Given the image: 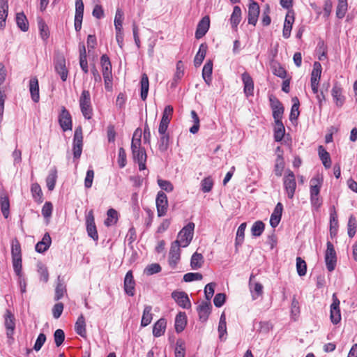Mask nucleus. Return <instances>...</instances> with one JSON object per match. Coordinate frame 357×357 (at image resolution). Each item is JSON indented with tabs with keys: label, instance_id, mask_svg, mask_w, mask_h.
<instances>
[{
	"label": "nucleus",
	"instance_id": "1",
	"mask_svg": "<svg viewBox=\"0 0 357 357\" xmlns=\"http://www.w3.org/2000/svg\"><path fill=\"white\" fill-rule=\"evenodd\" d=\"M138 130H136L134 132L132 142H131V150L133 160L138 163L139 169L140 171L145 170L146 162V153L144 148L142 147L141 142V133L136 138Z\"/></svg>",
	"mask_w": 357,
	"mask_h": 357
},
{
	"label": "nucleus",
	"instance_id": "2",
	"mask_svg": "<svg viewBox=\"0 0 357 357\" xmlns=\"http://www.w3.org/2000/svg\"><path fill=\"white\" fill-rule=\"evenodd\" d=\"M194 229L195 224L189 222L178 232L177 239L174 242H178L183 248L187 247L193 238Z\"/></svg>",
	"mask_w": 357,
	"mask_h": 357
},
{
	"label": "nucleus",
	"instance_id": "3",
	"mask_svg": "<svg viewBox=\"0 0 357 357\" xmlns=\"http://www.w3.org/2000/svg\"><path fill=\"white\" fill-rule=\"evenodd\" d=\"M79 102L84 117L86 119H91L93 115V109L91 102V95L89 91H82Z\"/></svg>",
	"mask_w": 357,
	"mask_h": 357
},
{
	"label": "nucleus",
	"instance_id": "4",
	"mask_svg": "<svg viewBox=\"0 0 357 357\" xmlns=\"http://www.w3.org/2000/svg\"><path fill=\"white\" fill-rule=\"evenodd\" d=\"M83 135L81 126L76 128L74 133L73 151L75 159H79L82 152Z\"/></svg>",
	"mask_w": 357,
	"mask_h": 357
},
{
	"label": "nucleus",
	"instance_id": "5",
	"mask_svg": "<svg viewBox=\"0 0 357 357\" xmlns=\"http://www.w3.org/2000/svg\"><path fill=\"white\" fill-rule=\"evenodd\" d=\"M284 186L288 197L292 199L296 188L295 175L290 169H287L284 177Z\"/></svg>",
	"mask_w": 357,
	"mask_h": 357
},
{
	"label": "nucleus",
	"instance_id": "6",
	"mask_svg": "<svg viewBox=\"0 0 357 357\" xmlns=\"http://www.w3.org/2000/svg\"><path fill=\"white\" fill-rule=\"evenodd\" d=\"M327 248L325 252V262L328 271H333L337 263L336 252L333 243L330 241L327 242Z\"/></svg>",
	"mask_w": 357,
	"mask_h": 357
},
{
	"label": "nucleus",
	"instance_id": "7",
	"mask_svg": "<svg viewBox=\"0 0 357 357\" xmlns=\"http://www.w3.org/2000/svg\"><path fill=\"white\" fill-rule=\"evenodd\" d=\"M155 204L158 216H165L168 209V200L166 194L163 191L158 192Z\"/></svg>",
	"mask_w": 357,
	"mask_h": 357
},
{
	"label": "nucleus",
	"instance_id": "8",
	"mask_svg": "<svg viewBox=\"0 0 357 357\" xmlns=\"http://www.w3.org/2000/svg\"><path fill=\"white\" fill-rule=\"evenodd\" d=\"M173 107L172 105H167L163 111L162 116L159 125L158 132L159 134H163L167 132L168 126L172 119L173 114Z\"/></svg>",
	"mask_w": 357,
	"mask_h": 357
},
{
	"label": "nucleus",
	"instance_id": "9",
	"mask_svg": "<svg viewBox=\"0 0 357 357\" xmlns=\"http://www.w3.org/2000/svg\"><path fill=\"white\" fill-rule=\"evenodd\" d=\"M86 226L89 236H90L94 241H98V234L95 224L93 212L92 210L89 211L86 215Z\"/></svg>",
	"mask_w": 357,
	"mask_h": 357
},
{
	"label": "nucleus",
	"instance_id": "10",
	"mask_svg": "<svg viewBox=\"0 0 357 357\" xmlns=\"http://www.w3.org/2000/svg\"><path fill=\"white\" fill-rule=\"evenodd\" d=\"M59 123L63 131L72 130V117L65 107H61V111L59 116Z\"/></svg>",
	"mask_w": 357,
	"mask_h": 357
},
{
	"label": "nucleus",
	"instance_id": "11",
	"mask_svg": "<svg viewBox=\"0 0 357 357\" xmlns=\"http://www.w3.org/2000/svg\"><path fill=\"white\" fill-rule=\"evenodd\" d=\"M54 68L56 72L60 75L62 81L67 79L68 70L66 66V59L63 55H58L54 61Z\"/></svg>",
	"mask_w": 357,
	"mask_h": 357
},
{
	"label": "nucleus",
	"instance_id": "12",
	"mask_svg": "<svg viewBox=\"0 0 357 357\" xmlns=\"http://www.w3.org/2000/svg\"><path fill=\"white\" fill-rule=\"evenodd\" d=\"M340 301L335 294L333 295V303L331 305L330 318L333 324H337L341 320V314L340 310Z\"/></svg>",
	"mask_w": 357,
	"mask_h": 357
},
{
	"label": "nucleus",
	"instance_id": "13",
	"mask_svg": "<svg viewBox=\"0 0 357 357\" xmlns=\"http://www.w3.org/2000/svg\"><path fill=\"white\" fill-rule=\"evenodd\" d=\"M4 318V325L6 328V335L8 338L13 339V335L15 328V316L9 310H6Z\"/></svg>",
	"mask_w": 357,
	"mask_h": 357
},
{
	"label": "nucleus",
	"instance_id": "14",
	"mask_svg": "<svg viewBox=\"0 0 357 357\" xmlns=\"http://www.w3.org/2000/svg\"><path fill=\"white\" fill-rule=\"evenodd\" d=\"M181 247V245L178 244V242H173L172 243L169 253V264L172 268H175L176 264L180 259Z\"/></svg>",
	"mask_w": 357,
	"mask_h": 357
},
{
	"label": "nucleus",
	"instance_id": "15",
	"mask_svg": "<svg viewBox=\"0 0 357 357\" xmlns=\"http://www.w3.org/2000/svg\"><path fill=\"white\" fill-rule=\"evenodd\" d=\"M259 6L255 1H251L248 6V21L250 24L255 26L259 15Z\"/></svg>",
	"mask_w": 357,
	"mask_h": 357
},
{
	"label": "nucleus",
	"instance_id": "16",
	"mask_svg": "<svg viewBox=\"0 0 357 357\" xmlns=\"http://www.w3.org/2000/svg\"><path fill=\"white\" fill-rule=\"evenodd\" d=\"M172 297L181 307L184 309H188L190 307L191 303L186 293L183 291H173Z\"/></svg>",
	"mask_w": 357,
	"mask_h": 357
},
{
	"label": "nucleus",
	"instance_id": "17",
	"mask_svg": "<svg viewBox=\"0 0 357 357\" xmlns=\"http://www.w3.org/2000/svg\"><path fill=\"white\" fill-rule=\"evenodd\" d=\"M242 82L243 83V91L245 96L249 97L254 94V82L250 74L244 72L242 75Z\"/></svg>",
	"mask_w": 357,
	"mask_h": 357
},
{
	"label": "nucleus",
	"instance_id": "18",
	"mask_svg": "<svg viewBox=\"0 0 357 357\" xmlns=\"http://www.w3.org/2000/svg\"><path fill=\"white\" fill-rule=\"evenodd\" d=\"M255 276L251 274L249 280V289L252 294V300L257 299L259 296L263 294V285L257 282H253V278Z\"/></svg>",
	"mask_w": 357,
	"mask_h": 357
},
{
	"label": "nucleus",
	"instance_id": "19",
	"mask_svg": "<svg viewBox=\"0 0 357 357\" xmlns=\"http://www.w3.org/2000/svg\"><path fill=\"white\" fill-rule=\"evenodd\" d=\"M210 26V18L208 16H204L198 23L195 31V38L199 39L202 38L208 31Z\"/></svg>",
	"mask_w": 357,
	"mask_h": 357
},
{
	"label": "nucleus",
	"instance_id": "20",
	"mask_svg": "<svg viewBox=\"0 0 357 357\" xmlns=\"http://www.w3.org/2000/svg\"><path fill=\"white\" fill-rule=\"evenodd\" d=\"M212 305L211 302L208 301H203L198 307H197V312L199 314V320L202 322H205L207 321L209 314H211Z\"/></svg>",
	"mask_w": 357,
	"mask_h": 357
},
{
	"label": "nucleus",
	"instance_id": "21",
	"mask_svg": "<svg viewBox=\"0 0 357 357\" xmlns=\"http://www.w3.org/2000/svg\"><path fill=\"white\" fill-rule=\"evenodd\" d=\"M135 282L132 272L129 271L127 272L124 278V290L128 296H133L135 295Z\"/></svg>",
	"mask_w": 357,
	"mask_h": 357
},
{
	"label": "nucleus",
	"instance_id": "22",
	"mask_svg": "<svg viewBox=\"0 0 357 357\" xmlns=\"http://www.w3.org/2000/svg\"><path fill=\"white\" fill-rule=\"evenodd\" d=\"M29 91L31 99L34 102H38L40 99L38 80L36 77H32L29 81Z\"/></svg>",
	"mask_w": 357,
	"mask_h": 357
},
{
	"label": "nucleus",
	"instance_id": "23",
	"mask_svg": "<svg viewBox=\"0 0 357 357\" xmlns=\"http://www.w3.org/2000/svg\"><path fill=\"white\" fill-rule=\"evenodd\" d=\"M52 239L49 233H45L40 241L36 245V251L39 253L45 252L51 245Z\"/></svg>",
	"mask_w": 357,
	"mask_h": 357
},
{
	"label": "nucleus",
	"instance_id": "24",
	"mask_svg": "<svg viewBox=\"0 0 357 357\" xmlns=\"http://www.w3.org/2000/svg\"><path fill=\"white\" fill-rule=\"evenodd\" d=\"M167 321L165 319H160L158 320L153 327V335L155 337H160L162 335L166 329Z\"/></svg>",
	"mask_w": 357,
	"mask_h": 357
},
{
	"label": "nucleus",
	"instance_id": "25",
	"mask_svg": "<svg viewBox=\"0 0 357 357\" xmlns=\"http://www.w3.org/2000/svg\"><path fill=\"white\" fill-rule=\"evenodd\" d=\"M294 22V15H289L287 14L284 20L282 31V36L284 38H289L290 37Z\"/></svg>",
	"mask_w": 357,
	"mask_h": 357
},
{
	"label": "nucleus",
	"instance_id": "26",
	"mask_svg": "<svg viewBox=\"0 0 357 357\" xmlns=\"http://www.w3.org/2000/svg\"><path fill=\"white\" fill-rule=\"evenodd\" d=\"M8 10V4L7 1L0 0V29H3L6 26Z\"/></svg>",
	"mask_w": 357,
	"mask_h": 357
},
{
	"label": "nucleus",
	"instance_id": "27",
	"mask_svg": "<svg viewBox=\"0 0 357 357\" xmlns=\"http://www.w3.org/2000/svg\"><path fill=\"white\" fill-rule=\"evenodd\" d=\"M187 324L185 312H179L175 319V330L177 333L182 332Z\"/></svg>",
	"mask_w": 357,
	"mask_h": 357
},
{
	"label": "nucleus",
	"instance_id": "28",
	"mask_svg": "<svg viewBox=\"0 0 357 357\" xmlns=\"http://www.w3.org/2000/svg\"><path fill=\"white\" fill-rule=\"evenodd\" d=\"M318 152L324 166L326 169L330 168L331 167V159L329 153L322 146H319Z\"/></svg>",
	"mask_w": 357,
	"mask_h": 357
},
{
	"label": "nucleus",
	"instance_id": "29",
	"mask_svg": "<svg viewBox=\"0 0 357 357\" xmlns=\"http://www.w3.org/2000/svg\"><path fill=\"white\" fill-rule=\"evenodd\" d=\"M100 63L102 66V76L112 75V64L109 58L103 54L100 58Z\"/></svg>",
	"mask_w": 357,
	"mask_h": 357
},
{
	"label": "nucleus",
	"instance_id": "30",
	"mask_svg": "<svg viewBox=\"0 0 357 357\" xmlns=\"http://www.w3.org/2000/svg\"><path fill=\"white\" fill-rule=\"evenodd\" d=\"M75 330L76 333L82 337H86V322L85 319L83 314H81L75 324Z\"/></svg>",
	"mask_w": 357,
	"mask_h": 357
},
{
	"label": "nucleus",
	"instance_id": "31",
	"mask_svg": "<svg viewBox=\"0 0 357 357\" xmlns=\"http://www.w3.org/2000/svg\"><path fill=\"white\" fill-rule=\"evenodd\" d=\"M331 93L336 105L337 107L342 106L344 102V98L342 95V89L340 86L335 85L332 89Z\"/></svg>",
	"mask_w": 357,
	"mask_h": 357
},
{
	"label": "nucleus",
	"instance_id": "32",
	"mask_svg": "<svg viewBox=\"0 0 357 357\" xmlns=\"http://www.w3.org/2000/svg\"><path fill=\"white\" fill-rule=\"evenodd\" d=\"M141 98L145 100L148 96L149 89V82L148 75L146 73H143L142 75L141 81Z\"/></svg>",
	"mask_w": 357,
	"mask_h": 357
},
{
	"label": "nucleus",
	"instance_id": "33",
	"mask_svg": "<svg viewBox=\"0 0 357 357\" xmlns=\"http://www.w3.org/2000/svg\"><path fill=\"white\" fill-rule=\"evenodd\" d=\"M213 72V62L208 61L204 66L202 70V77L207 84L211 82V75Z\"/></svg>",
	"mask_w": 357,
	"mask_h": 357
},
{
	"label": "nucleus",
	"instance_id": "34",
	"mask_svg": "<svg viewBox=\"0 0 357 357\" xmlns=\"http://www.w3.org/2000/svg\"><path fill=\"white\" fill-rule=\"evenodd\" d=\"M321 183L322 180L319 176L310 180V197L319 196Z\"/></svg>",
	"mask_w": 357,
	"mask_h": 357
},
{
	"label": "nucleus",
	"instance_id": "35",
	"mask_svg": "<svg viewBox=\"0 0 357 357\" xmlns=\"http://www.w3.org/2000/svg\"><path fill=\"white\" fill-rule=\"evenodd\" d=\"M57 178V170L54 167L50 171L46 178L47 187L49 190L52 191L54 190Z\"/></svg>",
	"mask_w": 357,
	"mask_h": 357
},
{
	"label": "nucleus",
	"instance_id": "36",
	"mask_svg": "<svg viewBox=\"0 0 357 357\" xmlns=\"http://www.w3.org/2000/svg\"><path fill=\"white\" fill-rule=\"evenodd\" d=\"M152 307L150 305L145 306L142 317L141 326L145 327L148 326L152 321L153 314L151 313Z\"/></svg>",
	"mask_w": 357,
	"mask_h": 357
},
{
	"label": "nucleus",
	"instance_id": "37",
	"mask_svg": "<svg viewBox=\"0 0 357 357\" xmlns=\"http://www.w3.org/2000/svg\"><path fill=\"white\" fill-rule=\"evenodd\" d=\"M274 139L275 142H280L284 135L285 128L282 121H275Z\"/></svg>",
	"mask_w": 357,
	"mask_h": 357
},
{
	"label": "nucleus",
	"instance_id": "38",
	"mask_svg": "<svg viewBox=\"0 0 357 357\" xmlns=\"http://www.w3.org/2000/svg\"><path fill=\"white\" fill-rule=\"evenodd\" d=\"M204 264V257L202 254L195 252L190 260V266L192 269L197 270L202 266Z\"/></svg>",
	"mask_w": 357,
	"mask_h": 357
},
{
	"label": "nucleus",
	"instance_id": "39",
	"mask_svg": "<svg viewBox=\"0 0 357 357\" xmlns=\"http://www.w3.org/2000/svg\"><path fill=\"white\" fill-rule=\"evenodd\" d=\"M16 23L17 26L22 31H27L29 29V23L26 17L23 13H20L16 15Z\"/></svg>",
	"mask_w": 357,
	"mask_h": 357
},
{
	"label": "nucleus",
	"instance_id": "40",
	"mask_svg": "<svg viewBox=\"0 0 357 357\" xmlns=\"http://www.w3.org/2000/svg\"><path fill=\"white\" fill-rule=\"evenodd\" d=\"M241 20V10L239 6H236L234 8L233 13L230 17V22L232 27L236 28Z\"/></svg>",
	"mask_w": 357,
	"mask_h": 357
},
{
	"label": "nucleus",
	"instance_id": "41",
	"mask_svg": "<svg viewBox=\"0 0 357 357\" xmlns=\"http://www.w3.org/2000/svg\"><path fill=\"white\" fill-rule=\"evenodd\" d=\"M160 135V137L158 142V149L161 152H165L169 148V135L167 132Z\"/></svg>",
	"mask_w": 357,
	"mask_h": 357
},
{
	"label": "nucleus",
	"instance_id": "42",
	"mask_svg": "<svg viewBox=\"0 0 357 357\" xmlns=\"http://www.w3.org/2000/svg\"><path fill=\"white\" fill-rule=\"evenodd\" d=\"M58 282L55 289V296L54 300L59 301L63 298L64 294L66 293V285L61 282L60 280V276L57 278Z\"/></svg>",
	"mask_w": 357,
	"mask_h": 357
},
{
	"label": "nucleus",
	"instance_id": "43",
	"mask_svg": "<svg viewBox=\"0 0 357 357\" xmlns=\"http://www.w3.org/2000/svg\"><path fill=\"white\" fill-rule=\"evenodd\" d=\"M1 211L5 218H8L10 215V202L7 196L0 197Z\"/></svg>",
	"mask_w": 357,
	"mask_h": 357
},
{
	"label": "nucleus",
	"instance_id": "44",
	"mask_svg": "<svg viewBox=\"0 0 357 357\" xmlns=\"http://www.w3.org/2000/svg\"><path fill=\"white\" fill-rule=\"evenodd\" d=\"M338 221L336 212L334 211L330 215V235L331 237L337 234Z\"/></svg>",
	"mask_w": 357,
	"mask_h": 357
},
{
	"label": "nucleus",
	"instance_id": "45",
	"mask_svg": "<svg viewBox=\"0 0 357 357\" xmlns=\"http://www.w3.org/2000/svg\"><path fill=\"white\" fill-rule=\"evenodd\" d=\"M292 101L294 103L291 107L290 116H289L291 121L296 120L300 114V112H299L300 103H299V100H298V98L297 97L293 98Z\"/></svg>",
	"mask_w": 357,
	"mask_h": 357
},
{
	"label": "nucleus",
	"instance_id": "46",
	"mask_svg": "<svg viewBox=\"0 0 357 357\" xmlns=\"http://www.w3.org/2000/svg\"><path fill=\"white\" fill-rule=\"evenodd\" d=\"M218 331L219 338L221 340H223L224 335L227 334V323L225 313H222L220 316Z\"/></svg>",
	"mask_w": 357,
	"mask_h": 357
},
{
	"label": "nucleus",
	"instance_id": "47",
	"mask_svg": "<svg viewBox=\"0 0 357 357\" xmlns=\"http://www.w3.org/2000/svg\"><path fill=\"white\" fill-rule=\"evenodd\" d=\"M38 26L40 30L41 38L43 40H47L49 38L50 35L48 27L45 24V21L41 17L38 18Z\"/></svg>",
	"mask_w": 357,
	"mask_h": 357
},
{
	"label": "nucleus",
	"instance_id": "48",
	"mask_svg": "<svg viewBox=\"0 0 357 357\" xmlns=\"http://www.w3.org/2000/svg\"><path fill=\"white\" fill-rule=\"evenodd\" d=\"M321 74V66L316 61L313 65V69L311 73V82L314 81L315 82H319V79Z\"/></svg>",
	"mask_w": 357,
	"mask_h": 357
},
{
	"label": "nucleus",
	"instance_id": "49",
	"mask_svg": "<svg viewBox=\"0 0 357 357\" xmlns=\"http://www.w3.org/2000/svg\"><path fill=\"white\" fill-rule=\"evenodd\" d=\"M246 225H247L245 222L241 223L237 229L236 236V246L241 245L243 242Z\"/></svg>",
	"mask_w": 357,
	"mask_h": 357
},
{
	"label": "nucleus",
	"instance_id": "50",
	"mask_svg": "<svg viewBox=\"0 0 357 357\" xmlns=\"http://www.w3.org/2000/svg\"><path fill=\"white\" fill-rule=\"evenodd\" d=\"M347 10V2L346 0H339L336 9V16L342 19L344 17Z\"/></svg>",
	"mask_w": 357,
	"mask_h": 357
},
{
	"label": "nucleus",
	"instance_id": "51",
	"mask_svg": "<svg viewBox=\"0 0 357 357\" xmlns=\"http://www.w3.org/2000/svg\"><path fill=\"white\" fill-rule=\"evenodd\" d=\"M347 227L349 236L353 238L356 234L357 227L356 219L353 215H350L349 218Z\"/></svg>",
	"mask_w": 357,
	"mask_h": 357
},
{
	"label": "nucleus",
	"instance_id": "52",
	"mask_svg": "<svg viewBox=\"0 0 357 357\" xmlns=\"http://www.w3.org/2000/svg\"><path fill=\"white\" fill-rule=\"evenodd\" d=\"M38 273L40 275V279L43 282L46 283L49 280V273L47 268L42 263H38L37 264Z\"/></svg>",
	"mask_w": 357,
	"mask_h": 357
},
{
	"label": "nucleus",
	"instance_id": "53",
	"mask_svg": "<svg viewBox=\"0 0 357 357\" xmlns=\"http://www.w3.org/2000/svg\"><path fill=\"white\" fill-rule=\"evenodd\" d=\"M265 225L262 221L258 220L255 222L252 228L251 232L252 236H259L263 233L264 230Z\"/></svg>",
	"mask_w": 357,
	"mask_h": 357
},
{
	"label": "nucleus",
	"instance_id": "54",
	"mask_svg": "<svg viewBox=\"0 0 357 357\" xmlns=\"http://www.w3.org/2000/svg\"><path fill=\"white\" fill-rule=\"evenodd\" d=\"M271 68H273V74L280 78L284 79L287 76L286 70L282 67L280 63L273 62L271 64Z\"/></svg>",
	"mask_w": 357,
	"mask_h": 357
},
{
	"label": "nucleus",
	"instance_id": "55",
	"mask_svg": "<svg viewBox=\"0 0 357 357\" xmlns=\"http://www.w3.org/2000/svg\"><path fill=\"white\" fill-rule=\"evenodd\" d=\"M284 168V161L282 155H278L275 165V174L277 176H281Z\"/></svg>",
	"mask_w": 357,
	"mask_h": 357
},
{
	"label": "nucleus",
	"instance_id": "56",
	"mask_svg": "<svg viewBox=\"0 0 357 357\" xmlns=\"http://www.w3.org/2000/svg\"><path fill=\"white\" fill-rule=\"evenodd\" d=\"M296 271L299 276H304L307 271L305 261L300 257L296 258Z\"/></svg>",
	"mask_w": 357,
	"mask_h": 357
},
{
	"label": "nucleus",
	"instance_id": "57",
	"mask_svg": "<svg viewBox=\"0 0 357 357\" xmlns=\"http://www.w3.org/2000/svg\"><path fill=\"white\" fill-rule=\"evenodd\" d=\"M11 255L12 259L22 258L21 247L17 240L13 241L12 243Z\"/></svg>",
	"mask_w": 357,
	"mask_h": 357
},
{
	"label": "nucleus",
	"instance_id": "58",
	"mask_svg": "<svg viewBox=\"0 0 357 357\" xmlns=\"http://www.w3.org/2000/svg\"><path fill=\"white\" fill-rule=\"evenodd\" d=\"M191 117L192 119L194 125L190 128V132L192 134H195L198 132L199 128V118L197 114V112L194 110H192L190 112Z\"/></svg>",
	"mask_w": 357,
	"mask_h": 357
},
{
	"label": "nucleus",
	"instance_id": "59",
	"mask_svg": "<svg viewBox=\"0 0 357 357\" xmlns=\"http://www.w3.org/2000/svg\"><path fill=\"white\" fill-rule=\"evenodd\" d=\"M185 344L183 340H178L175 348V357H185Z\"/></svg>",
	"mask_w": 357,
	"mask_h": 357
},
{
	"label": "nucleus",
	"instance_id": "60",
	"mask_svg": "<svg viewBox=\"0 0 357 357\" xmlns=\"http://www.w3.org/2000/svg\"><path fill=\"white\" fill-rule=\"evenodd\" d=\"M213 181L211 177H206L202 181V190L204 192H209L213 188Z\"/></svg>",
	"mask_w": 357,
	"mask_h": 357
},
{
	"label": "nucleus",
	"instance_id": "61",
	"mask_svg": "<svg viewBox=\"0 0 357 357\" xmlns=\"http://www.w3.org/2000/svg\"><path fill=\"white\" fill-rule=\"evenodd\" d=\"M54 340L56 347L61 346L65 340V333L63 330L57 329L54 333Z\"/></svg>",
	"mask_w": 357,
	"mask_h": 357
},
{
	"label": "nucleus",
	"instance_id": "62",
	"mask_svg": "<svg viewBox=\"0 0 357 357\" xmlns=\"http://www.w3.org/2000/svg\"><path fill=\"white\" fill-rule=\"evenodd\" d=\"M273 111V116L275 121H282V114L284 113V107L282 105L280 106H275V107L272 109Z\"/></svg>",
	"mask_w": 357,
	"mask_h": 357
},
{
	"label": "nucleus",
	"instance_id": "63",
	"mask_svg": "<svg viewBox=\"0 0 357 357\" xmlns=\"http://www.w3.org/2000/svg\"><path fill=\"white\" fill-rule=\"evenodd\" d=\"M184 75V66L181 61H178L176 63V70L174 75V81L176 82L181 79Z\"/></svg>",
	"mask_w": 357,
	"mask_h": 357
},
{
	"label": "nucleus",
	"instance_id": "64",
	"mask_svg": "<svg viewBox=\"0 0 357 357\" xmlns=\"http://www.w3.org/2000/svg\"><path fill=\"white\" fill-rule=\"evenodd\" d=\"M158 184L161 189L167 192H172L174 190L173 185L169 181L159 178L158 179Z\"/></svg>",
	"mask_w": 357,
	"mask_h": 357
}]
</instances>
